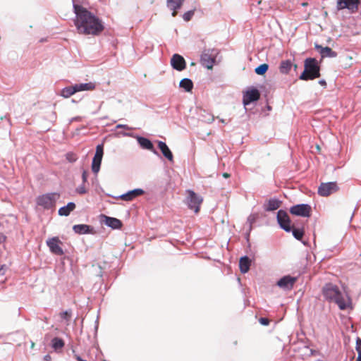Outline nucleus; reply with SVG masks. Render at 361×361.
Instances as JSON below:
<instances>
[{
	"instance_id": "nucleus-1",
	"label": "nucleus",
	"mask_w": 361,
	"mask_h": 361,
	"mask_svg": "<svg viewBox=\"0 0 361 361\" xmlns=\"http://www.w3.org/2000/svg\"><path fill=\"white\" fill-rule=\"evenodd\" d=\"M75 25L79 34L99 35L104 29L102 21L87 8L75 4Z\"/></svg>"
},
{
	"instance_id": "nucleus-2",
	"label": "nucleus",
	"mask_w": 361,
	"mask_h": 361,
	"mask_svg": "<svg viewBox=\"0 0 361 361\" xmlns=\"http://www.w3.org/2000/svg\"><path fill=\"white\" fill-rule=\"evenodd\" d=\"M322 293L326 300L334 302L340 310H345L350 302L348 296L343 295L338 286L333 283H326L322 288Z\"/></svg>"
},
{
	"instance_id": "nucleus-3",
	"label": "nucleus",
	"mask_w": 361,
	"mask_h": 361,
	"mask_svg": "<svg viewBox=\"0 0 361 361\" xmlns=\"http://www.w3.org/2000/svg\"><path fill=\"white\" fill-rule=\"evenodd\" d=\"M304 71L300 75L302 80H311L320 77V66L314 58H307L305 61Z\"/></svg>"
},
{
	"instance_id": "nucleus-4",
	"label": "nucleus",
	"mask_w": 361,
	"mask_h": 361,
	"mask_svg": "<svg viewBox=\"0 0 361 361\" xmlns=\"http://www.w3.org/2000/svg\"><path fill=\"white\" fill-rule=\"evenodd\" d=\"M60 197L58 192H51L39 195L36 199L37 205L42 207L44 209H49L54 207L56 201Z\"/></svg>"
},
{
	"instance_id": "nucleus-5",
	"label": "nucleus",
	"mask_w": 361,
	"mask_h": 361,
	"mask_svg": "<svg viewBox=\"0 0 361 361\" xmlns=\"http://www.w3.org/2000/svg\"><path fill=\"white\" fill-rule=\"evenodd\" d=\"M218 54V50L215 49H204L200 56V63L207 69H212Z\"/></svg>"
},
{
	"instance_id": "nucleus-6",
	"label": "nucleus",
	"mask_w": 361,
	"mask_h": 361,
	"mask_svg": "<svg viewBox=\"0 0 361 361\" xmlns=\"http://www.w3.org/2000/svg\"><path fill=\"white\" fill-rule=\"evenodd\" d=\"M187 193L188 197L186 202L188 207L190 209L194 210L195 213H197L200 210V204L203 200L202 197L192 190H188Z\"/></svg>"
},
{
	"instance_id": "nucleus-7",
	"label": "nucleus",
	"mask_w": 361,
	"mask_h": 361,
	"mask_svg": "<svg viewBox=\"0 0 361 361\" xmlns=\"http://www.w3.org/2000/svg\"><path fill=\"white\" fill-rule=\"evenodd\" d=\"M276 219L281 228H282L283 230L288 233L291 231V221L288 213L286 211L283 209H279L277 212Z\"/></svg>"
},
{
	"instance_id": "nucleus-8",
	"label": "nucleus",
	"mask_w": 361,
	"mask_h": 361,
	"mask_svg": "<svg viewBox=\"0 0 361 361\" xmlns=\"http://www.w3.org/2000/svg\"><path fill=\"white\" fill-rule=\"evenodd\" d=\"M360 4V0H337L336 8L338 11L348 9L350 13H354Z\"/></svg>"
},
{
	"instance_id": "nucleus-9",
	"label": "nucleus",
	"mask_w": 361,
	"mask_h": 361,
	"mask_svg": "<svg viewBox=\"0 0 361 361\" xmlns=\"http://www.w3.org/2000/svg\"><path fill=\"white\" fill-rule=\"evenodd\" d=\"M312 208L308 204H298L290 208V212L295 216L310 217Z\"/></svg>"
},
{
	"instance_id": "nucleus-10",
	"label": "nucleus",
	"mask_w": 361,
	"mask_h": 361,
	"mask_svg": "<svg viewBox=\"0 0 361 361\" xmlns=\"http://www.w3.org/2000/svg\"><path fill=\"white\" fill-rule=\"evenodd\" d=\"M260 98V92L256 87H251L243 93V104L245 106L252 102H257Z\"/></svg>"
},
{
	"instance_id": "nucleus-11",
	"label": "nucleus",
	"mask_w": 361,
	"mask_h": 361,
	"mask_svg": "<svg viewBox=\"0 0 361 361\" xmlns=\"http://www.w3.org/2000/svg\"><path fill=\"white\" fill-rule=\"evenodd\" d=\"M338 190L336 182L322 183L318 188V194L322 197H327Z\"/></svg>"
},
{
	"instance_id": "nucleus-12",
	"label": "nucleus",
	"mask_w": 361,
	"mask_h": 361,
	"mask_svg": "<svg viewBox=\"0 0 361 361\" xmlns=\"http://www.w3.org/2000/svg\"><path fill=\"white\" fill-rule=\"evenodd\" d=\"M104 154L103 145H98L96 147V152L92 159V170L94 173H97L100 169L102 159Z\"/></svg>"
},
{
	"instance_id": "nucleus-13",
	"label": "nucleus",
	"mask_w": 361,
	"mask_h": 361,
	"mask_svg": "<svg viewBox=\"0 0 361 361\" xmlns=\"http://www.w3.org/2000/svg\"><path fill=\"white\" fill-rule=\"evenodd\" d=\"M61 241L58 237H53L47 240V245L49 247L50 251L56 255H63V249L61 247Z\"/></svg>"
},
{
	"instance_id": "nucleus-14",
	"label": "nucleus",
	"mask_w": 361,
	"mask_h": 361,
	"mask_svg": "<svg viewBox=\"0 0 361 361\" xmlns=\"http://www.w3.org/2000/svg\"><path fill=\"white\" fill-rule=\"evenodd\" d=\"M171 65L173 69L178 71H182L185 68L186 63L181 55L174 54L171 59Z\"/></svg>"
},
{
	"instance_id": "nucleus-15",
	"label": "nucleus",
	"mask_w": 361,
	"mask_h": 361,
	"mask_svg": "<svg viewBox=\"0 0 361 361\" xmlns=\"http://www.w3.org/2000/svg\"><path fill=\"white\" fill-rule=\"evenodd\" d=\"M297 281V278L291 276L290 275L284 276L277 281V285L284 289L290 290L293 288L295 283Z\"/></svg>"
},
{
	"instance_id": "nucleus-16",
	"label": "nucleus",
	"mask_w": 361,
	"mask_h": 361,
	"mask_svg": "<svg viewBox=\"0 0 361 361\" xmlns=\"http://www.w3.org/2000/svg\"><path fill=\"white\" fill-rule=\"evenodd\" d=\"M137 142L144 149L152 151L154 154L159 156V152L154 149L153 143L147 137L137 135Z\"/></svg>"
},
{
	"instance_id": "nucleus-17",
	"label": "nucleus",
	"mask_w": 361,
	"mask_h": 361,
	"mask_svg": "<svg viewBox=\"0 0 361 361\" xmlns=\"http://www.w3.org/2000/svg\"><path fill=\"white\" fill-rule=\"evenodd\" d=\"M314 48L320 54L322 58H335L338 55L336 51H333L329 47H323L322 45L315 44Z\"/></svg>"
},
{
	"instance_id": "nucleus-18",
	"label": "nucleus",
	"mask_w": 361,
	"mask_h": 361,
	"mask_svg": "<svg viewBox=\"0 0 361 361\" xmlns=\"http://www.w3.org/2000/svg\"><path fill=\"white\" fill-rule=\"evenodd\" d=\"M102 219L103 223L113 229H118L122 226V222L116 218L102 215Z\"/></svg>"
},
{
	"instance_id": "nucleus-19",
	"label": "nucleus",
	"mask_w": 361,
	"mask_h": 361,
	"mask_svg": "<svg viewBox=\"0 0 361 361\" xmlns=\"http://www.w3.org/2000/svg\"><path fill=\"white\" fill-rule=\"evenodd\" d=\"M281 201L277 198H271L264 204V209L267 212L274 211L281 207Z\"/></svg>"
},
{
	"instance_id": "nucleus-20",
	"label": "nucleus",
	"mask_w": 361,
	"mask_h": 361,
	"mask_svg": "<svg viewBox=\"0 0 361 361\" xmlns=\"http://www.w3.org/2000/svg\"><path fill=\"white\" fill-rule=\"evenodd\" d=\"M157 144H158V147L161 150L163 156L166 159H167L169 161H173V154H172L171 149H169V147L166 144V142H164L163 141H158Z\"/></svg>"
},
{
	"instance_id": "nucleus-21",
	"label": "nucleus",
	"mask_w": 361,
	"mask_h": 361,
	"mask_svg": "<svg viewBox=\"0 0 361 361\" xmlns=\"http://www.w3.org/2000/svg\"><path fill=\"white\" fill-rule=\"evenodd\" d=\"M250 264L251 260L247 255L243 256L240 258L239 267L243 274H245L249 271Z\"/></svg>"
},
{
	"instance_id": "nucleus-22",
	"label": "nucleus",
	"mask_w": 361,
	"mask_h": 361,
	"mask_svg": "<svg viewBox=\"0 0 361 361\" xmlns=\"http://www.w3.org/2000/svg\"><path fill=\"white\" fill-rule=\"evenodd\" d=\"M75 209V204L73 202H69L66 206L62 207L59 209L60 216H68L70 213Z\"/></svg>"
},
{
	"instance_id": "nucleus-23",
	"label": "nucleus",
	"mask_w": 361,
	"mask_h": 361,
	"mask_svg": "<svg viewBox=\"0 0 361 361\" xmlns=\"http://www.w3.org/2000/svg\"><path fill=\"white\" fill-rule=\"evenodd\" d=\"M292 66L293 63L290 60H283L281 61L280 63L279 71L282 74H288L289 73Z\"/></svg>"
},
{
	"instance_id": "nucleus-24",
	"label": "nucleus",
	"mask_w": 361,
	"mask_h": 361,
	"mask_svg": "<svg viewBox=\"0 0 361 361\" xmlns=\"http://www.w3.org/2000/svg\"><path fill=\"white\" fill-rule=\"evenodd\" d=\"M179 87L183 88L185 92H190L193 88V82L189 78H183L180 81Z\"/></svg>"
},
{
	"instance_id": "nucleus-25",
	"label": "nucleus",
	"mask_w": 361,
	"mask_h": 361,
	"mask_svg": "<svg viewBox=\"0 0 361 361\" xmlns=\"http://www.w3.org/2000/svg\"><path fill=\"white\" fill-rule=\"evenodd\" d=\"M75 92H77V89L75 85L73 86H69L63 88L61 90V95L65 98H68L73 94H74Z\"/></svg>"
},
{
	"instance_id": "nucleus-26",
	"label": "nucleus",
	"mask_w": 361,
	"mask_h": 361,
	"mask_svg": "<svg viewBox=\"0 0 361 361\" xmlns=\"http://www.w3.org/2000/svg\"><path fill=\"white\" fill-rule=\"evenodd\" d=\"M73 230L76 233L85 234V233H87L89 232L90 226L86 224H78V225L73 226Z\"/></svg>"
},
{
	"instance_id": "nucleus-27",
	"label": "nucleus",
	"mask_w": 361,
	"mask_h": 361,
	"mask_svg": "<svg viewBox=\"0 0 361 361\" xmlns=\"http://www.w3.org/2000/svg\"><path fill=\"white\" fill-rule=\"evenodd\" d=\"M258 218L257 214H251L248 216L247 219V224H248V228H247V236H249L250 233L252 230V224L256 221V220Z\"/></svg>"
},
{
	"instance_id": "nucleus-28",
	"label": "nucleus",
	"mask_w": 361,
	"mask_h": 361,
	"mask_svg": "<svg viewBox=\"0 0 361 361\" xmlns=\"http://www.w3.org/2000/svg\"><path fill=\"white\" fill-rule=\"evenodd\" d=\"M51 345L52 348L55 350H58L62 349L64 347L65 343L61 338L55 337L51 341Z\"/></svg>"
},
{
	"instance_id": "nucleus-29",
	"label": "nucleus",
	"mask_w": 361,
	"mask_h": 361,
	"mask_svg": "<svg viewBox=\"0 0 361 361\" xmlns=\"http://www.w3.org/2000/svg\"><path fill=\"white\" fill-rule=\"evenodd\" d=\"M75 87L77 89V92L84 91V90H92L94 89V85L92 82L76 84Z\"/></svg>"
},
{
	"instance_id": "nucleus-30",
	"label": "nucleus",
	"mask_w": 361,
	"mask_h": 361,
	"mask_svg": "<svg viewBox=\"0 0 361 361\" xmlns=\"http://www.w3.org/2000/svg\"><path fill=\"white\" fill-rule=\"evenodd\" d=\"M118 198L123 201H132L135 198V189L132 190L126 194L120 195Z\"/></svg>"
},
{
	"instance_id": "nucleus-31",
	"label": "nucleus",
	"mask_w": 361,
	"mask_h": 361,
	"mask_svg": "<svg viewBox=\"0 0 361 361\" xmlns=\"http://www.w3.org/2000/svg\"><path fill=\"white\" fill-rule=\"evenodd\" d=\"M184 0H167L168 6L173 11L180 8Z\"/></svg>"
},
{
	"instance_id": "nucleus-32",
	"label": "nucleus",
	"mask_w": 361,
	"mask_h": 361,
	"mask_svg": "<svg viewBox=\"0 0 361 361\" xmlns=\"http://www.w3.org/2000/svg\"><path fill=\"white\" fill-rule=\"evenodd\" d=\"M269 69V65L267 63H262L255 68V72L259 75H264Z\"/></svg>"
},
{
	"instance_id": "nucleus-33",
	"label": "nucleus",
	"mask_w": 361,
	"mask_h": 361,
	"mask_svg": "<svg viewBox=\"0 0 361 361\" xmlns=\"http://www.w3.org/2000/svg\"><path fill=\"white\" fill-rule=\"evenodd\" d=\"M293 237L297 240H301L304 235V230L302 228H293L291 230Z\"/></svg>"
},
{
	"instance_id": "nucleus-34",
	"label": "nucleus",
	"mask_w": 361,
	"mask_h": 361,
	"mask_svg": "<svg viewBox=\"0 0 361 361\" xmlns=\"http://www.w3.org/2000/svg\"><path fill=\"white\" fill-rule=\"evenodd\" d=\"M71 310H66L64 312H62L60 313V317L61 319L69 322L71 319Z\"/></svg>"
},
{
	"instance_id": "nucleus-35",
	"label": "nucleus",
	"mask_w": 361,
	"mask_h": 361,
	"mask_svg": "<svg viewBox=\"0 0 361 361\" xmlns=\"http://www.w3.org/2000/svg\"><path fill=\"white\" fill-rule=\"evenodd\" d=\"M66 158L69 162H75L78 159L77 155L73 152H68L66 154Z\"/></svg>"
},
{
	"instance_id": "nucleus-36",
	"label": "nucleus",
	"mask_w": 361,
	"mask_h": 361,
	"mask_svg": "<svg viewBox=\"0 0 361 361\" xmlns=\"http://www.w3.org/2000/svg\"><path fill=\"white\" fill-rule=\"evenodd\" d=\"M193 15H194V11L190 10V11L185 12L183 14V18L184 19L185 21H189L192 18Z\"/></svg>"
},
{
	"instance_id": "nucleus-37",
	"label": "nucleus",
	"mask_w": 361,
	"mask_h": 361,
	"mask_svg": "<svg viewBox=\"0 0 361 361\" xmlns=\"http://www.w3.org/2000/svg\"><path fill=\"white\" fill-rule=\"evenodd\" d=\"M76 190L77 192H78L79 194H85L87 192L84 183L80 187H78Z\"/></svg>"
},
{
	"instance_id": "nucleus-38",
	"label": "nucleus",
	"mask_w": 361,
	"mask_h": 361,
	"mask_svg": "<svg viewBox=\"0 0 361 361\" xmlns=\"http://www.w3.org/2000/svg\"><path fill=\"white\" fill-rule=\"evenodd\" d=\"M259 322L261 324L264 325V326H267L269 324V319L266 318V317H261L259 319Z\"/></svg>"
},
{
	"instance_id": "nucleus-39",
	"label": "nucleus",
	"mask_w": 361,
	"mask_h": 361,
	"mask_svg": "<svg viewBox=\"0 0 361 361\" xmlns=\"http://www.w3.org/2000/svg\"><path fill=\"white\" fill-rule=\"evenodd\" d=\"M88 172L87 171H83L82 173V179L83 183H85L87 181Z\"/></svg>"
},
{
	"instance_id": "nucleus-40",
	"label": "nucleus",
	"mask_w": 361,
	"mask_h": 361,
	"mask_svg": "<svg viewBox=\"0 0 361 361\" xmlns=\"http://www.w3.org/2000/svg\"><path fill=\"white\" fill-rule=\"evenodd\" d=\"M361 348V338L357 337V339H356V346H355V349H360Z\"/></svg>"
},
{
	"instance_id": "nucleus-41",
	"label": "nucleus",
	"mask_w": 361,
	"mask_h": 361,
	"mask_svg": "<svg viewBox=\"0 0 361 361\" xmlns=\"http://www.w3.org/2000/svg\"><path fill=\"white\" fill-rule=\"evenodd\" d=\"M5 270H6V266L2 265L0 268V275H4L5 273Z\"/></svg>"
},
{
	"instance_id": "nucleus-42",
	"label": "nucleus",
	"mask_w": 361,
	"mask_h": 361,
	"mask_svg": "<svg viewBox=\"0 0 361 361\" xmlns=\"http://www.w3.org/2000/svg\"><path fill=\"white\" fill-rule=\"evenodd\" d=\"M145 193V191L142 189L137 188V197Z\"/></svg>"
},
{
	"instance_id": "nucleus-43",
	"label": "nucleus",
	"mask_w": 361,
	"mask_h": 361,
	"mask_svg": "<svg viewBox=\"0 0 361 361\" xmlns=\"http://www.w3.org/2000/svg\"><path fill=\"white\" fill-rule=\"evenodd\" d=\"M74 357L75 359L77 360V361H87V360H85L81 358L80 356H79L77 354H74Z\"/></svg>"
},
{
	"instance_id": "nucleus-44",
	"label": "nucleus",
	"mask_w": 361,
	"mask_h": 361,
	"mask_svg": "<svg viewBox=\"0 0 361 361\" xmlns=\"http://www.w3.org/2000/svg\"><path fill=\"white\" fill-rule=\"evenodd\" d=\"M319 84H320L321 85L324 86V87H326V82L325 81V80L322 79V80H320L319 81Z\"/></svg>"
},
{
	"instance_id": "nucleus-45",
	"label": "nucleus",
	"mask_w": 361,
	"mask_h": 361,
	"mask_svg": "<svg viewBox=\"0 0 361 361\" xmlns=\"http://www.w3.org/2000/svg\"><path fill=\"white\" fill-rule=\"evenodd\" d=\"M222 176H223V177H224V178H227L230 177V174H229V173H224L222 174Z\"/></svg>"
},
{
	"instance_id": "nucleus-46",
	"label": "nucleus",
	"mask_w": 361,
	"mask_h": 361,
	"mask_svg": "<svg viewBox=\"0 0 361 361\" xmlns=\"http://www.w3.org/2000/svg\"><path fill=\"white\" fill-rule=\"evenodd\" d=\"M356 350L357 351V353H358L357 357H361V348L357 349Z\"/></svg>"
},
{
	"instance_id": "nucleus-47",
	"label": "nucleus",
	"mask_w": 361,
	"mask_h": 361,
	"mask_svg": "<svg viewBox=\"0 0 361 361\" xmlns=\"http://www.w3.org/2000/svg\"><path fill=\"white\" fill-rule=\"evenodd\" d=\"M356 361H361V357H357Z\"/></svg>"
},
{
	"instance_id": "nucleus-48",
	"label": "nucleus",
	"mask_w": 361,
	"mask_h": 361,
	"mask_svg": "<svg viewBox=\"0 0 361 361\" xmlns=\"http://www.w3.org/2000/svg\"><path fill=\"white\" fill-rule=\"evenodd\" d=\"M34 346H35V343H32V344H31V348H34Z\"/></svg>"
},
{
	"instance_id": "nucleus-49",
	"label": "nucleus",
	"mask_w": 361,
	"mask_h": 361,
	"mask_svg": "<svg viewBox=\"0 0 361 361\" xmlns=\"http://www.w3.org/2000/svg\"><path fill=\"white\" fill-rule=\"evenodd\" d=\"M47 360H49L50 358V356L46 355Z\"/></svg>"
},
{
	"instance_id": "nucleus-50",
	"label": "nucleus",
	"mask_w": 361,
	"mask_h": 361,
	"mask_svg": "<svg viewBox=\"0 0 361 361\" xmlns=\"http://www.w3.org/2000/svg\"><path fill=\"white\" fill-rule=\"evenodd\" d=\"M47 360H49L50 358V356L46 355Z\"/></svg>"
},
{
	"instance_id": "nucleus-51",
	"label": "nucleus",
	"mask_w": 361,
	"mask_h": 361,
	"mask_svg": "<svg viewBox=\"0 0 361 361\" xmlns=\"http://www.w3.org/2000/svg\"><path fill=\"white\" fill-rule=\"evenodd\" d=\"M47 360H49L50 358V356L46 355Z\"/></svg>"
},
{
	"instance_id": "nucleus-52",
	"label": "nucleus",
	"mask_w": 361,
	"mask_h": 361,
	"mask_svg": "<svg viewBox=\"0 0 361 361\" xmlns=\"http://www.w3.org/2000/svg\"><path fill=\"white\" fill-rule=\"evenodd\" d=\"M1 225H2V224H1V223L0 222V226H1Z\"/></svg>"
}]
</instances>
